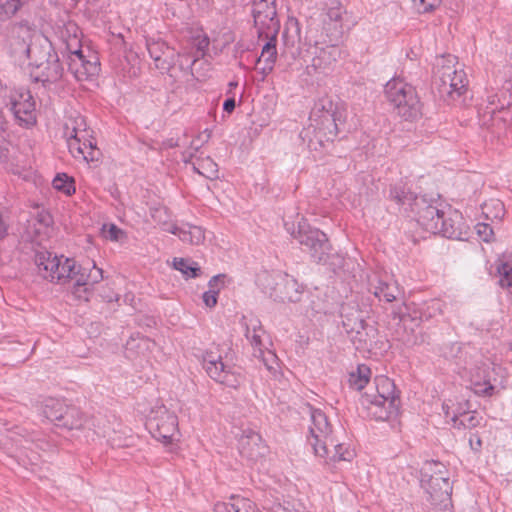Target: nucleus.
Here are the masks:
<instances>
[{
    "mask_svg": "<svg viewBox=\"0 0 512 512\" xmlns=\"http://www.w3.org/2000/svg\"><path fill=\"white\" fill-rule=\"evenodd\" d=\"M14 34L13 52L29 60L37 81L52 83L62 77L63 69L47 37L25 24L16 26Z\"/></svg>",
    "mask_w": 512,
    "mask_h": 512,
    "instance_id": "obj_1",
    "label": "nucleus"
},
{
    "mask_svg": "<svg viewBox=\"0 0 512 512\" xmlns=\"http://www.w3.org/2000/svg\"><path fill=\"white\" fill-rule=\"evenodd\" d=\"M322 13L318 20H312L308 27V39L313 46L342 42L343 19L346 9L340 0H325L319 3Z\"/></svg>",
    "mask_w": 512,
    "mask_h": 512,
    "instance_id": "obj_2",
    "label": "nucleus"
},
{
    "mask_svg": "<svg viewBox=\"0 0 512 512\" xmlns=\"http://www.w3.org/2000/svg\"><path fill=\"white\" fill-rule=\"evenodd\" d=\"M375 392L362 395V404L376 420L387 421L399 414L400 398L394 382L386 376L375 378Z\"/></svg>",
    "mask_w": 512,
    "mask_h": 512,
    "instance_id": "obj_3",
    "label": "nucleus"
},
{
    "mask_svg": "<svg viewBox=\"0 0 512 512\" xmlns=\"http://www.w3.org/2000/svg\"><path fill=\"white\" fill-rule=\"evenodd\" d=\"M421 487L426 500L434 507L447 508L451 504L452 484L446 466L438 461L425 462L421 468Z\"/></svg>",
    "mask_w": 512,
    "mask_h": 512,
    "instance_id": "obj_4",
    "label": "nucleus"
},
{
    "mask_svg": "<svg viewBox=\"0 0 512 512\" xmlns=\"http://www.w3.org/2000/svg\"><path fill=\"white\" fill-rule=\"evenodd\" d=\"M435 76L439 80L441 95L456 100L467 91L468 80L462 65L454 55H443L436 59Z\"/></svg>",
    "mask_w": 512,
    "mask_h": 512,
    "instance_id": "obj_5",
    "label": "nucleus"
},
{
    "mask_svg": "<svg viewBox=\"0 0 512 512\" xmlns=\"http://www.w3.org/2000/svg\"><path fill=\"white\" fill-rule=\"evenodd\" d=\"M385 95L396 114L406 121H415L422 115V107L415 89L401 79H392L385 85Z\"/></svg>",
    "mask_w": 512,
    "mask_h": 512,
    "instance_id": "obj_6",
    "label": "nucleus"
},
{
    "mask_svg": "<svg viewBox=\"0 0 512 512\" xmlns=\"http://www.w3.org/2000/svg\"><path fill=\"white\" fill-rule=\"evenodd\" d=\"M316 129L327 140H332L338 134V126L346 120L345 105L330 97L321 98L314 109Z\"/></svg>",
    "mask_w": 512,
    "mask_h": 512,
    "instance_id": "obj_7",
    "label": "nucleus"
},
{
    "mask_svg": "<svg viewBox=\"0 0 512 512\" xmlns=\"http://www.w3.org/2000/svg\"><path fill=\"white\" fill-rule=\"evenodd\" d=\"M147 427L154 438L163 444H172L179 438L178 417L165 407H159L151 412Z\"/></svg>",
    "mask_w": 512,
    "mask_h": 512,
    "instance_id": "obj_8",
    "label": "nucleus"
},
{
    "mask_svg": "<svg viewBox=\"0 0 512 512\" xmlns=\"http://www.w3.org/2000/svg\"><path fill=\"white\" fill-rule=\"evenodd\" d=\"M309 441L316 455L327 454V445L333 444L332 426L326 414L320 409L311 411Z\"/></svg>",
    "mask_w": 512,
    "mask_h": 512,
    "instance_id": "obj_9",
    "label": "nucleus"
},
{
    "mask_svg": "<svg viewBox=\"0 0 512 512\" xmlns=\"http://www.w3.org/2000/svg\"><path fill=\"white\" fill-rule=\"evenodd\" d=\"M84 50L74 55H68V69L75 79L82 83L93 84L100 72L98 57L91 51Z\"/></svg>",
    "mask_w": 512,
    "mask_h": 512,
    "instance_id": "obj_10",
    "label": "nucleus"
},
{
    "mask_svg": "<svg viewBox=\"0 0 512 512\" xmlns=\"http://www.w3.org/2000/svg\"><path fill=\"white\" fill-rule=\"evenodd\" d=\"M102 279L103 271L96 267L95 264L91 268L82 267L76 264L70 282V290L76 298L88 301L91 296L93 286L99 283Z\"/></svg>",
    "mask_w": 512,
    "mask_h": 512,
    "instance_id": "obj_11",
    "label": "nucleus"
},
{
    "mask_svg": "<svg viewBox=\"0 0 512 512\" xmlns=\"http://www.w3.org/2000/svg\"><path fill=\"white\" fill-rule=\"evenodd\" d=\"M15 118L23 127L30 128L37 122L35 101L27 90L16 91L11 97Z\"/></svg>",
    "mask_w": 512,
    "mask_h": 512,
    "instance_id": "obj_12",
    "label": "nucleus"
},
{
    "mask_svg": "<svg viewBox=\"0 0 512 512\" xmlns=\"http://www.w3.org/2000/svg\"><path fill=\"white\" fill-rule=\"evenodd\" d=\"M417 205L419 207L417 221L425 230L443 236L453 234V231L450 228H445V223L442 222L443 211L436 206L426 204L424 201L417 203Z\"/></svg>",
    "mask_w": 512,
    "mask_h": 512,
    "instance_id": "obj_13",
    "label": "nucleus"
},
{
    "mask_svg": "<svg viewBox=\"0 0 512 512\" xmlns=\"http://www.w3.org/2000/svg\"><path fill=\"white\" fill-rule=\"evenodd\" d=\"M318 49L316 56L312 59L311 65L306 67L308 75L327 73L333 64L340 58L341 50L337 44H319L314 46Z\"/></svg>",
    "mask_w": 512,
    "mask_h": 512,
    "instance_id": "obj_14",
    "label": "nucleus"
},
{
    "mask_svg": "<svg viewBox=\"0 0 512 512\" xmlns=\"http://www.w3.org/2000/svg\"><path fill=\"white\" fill-rule=\"evenodd\" d=\"M245 326H246V338L250 341L251 346L255 349V352H259V356L263 357V362L266 367L271 370L273 366L270 365V362L274 363L276 361V356L272 352L268 351V358L264 357L263 351V338L265 336V331L262 328L260 321L256 318H244Z\"/></svg>",
    "mask_w": 512,
    "mask_h": 512,
    "instance_id": "obj_15",
    "label": "nucleus"
},
{
    "mask_svg": "<svg viewBox=\"0 0 512 512\" xmlns=\"http://www.w3.org/2000/svg\"><path fill=\"white\" fill-rule=\"evenodd\" d=\"M147 49L159 70L169 71L178 64V57L174 49L163 41H147Z\"/></svg>",
    "mask_w": 512,
    "mask_h": 512,
    "instance_id": "obj_16",
    "label": "nucleus"
},
{
    "mask_svg": "<svg viewBox=\"0 0 512 512\" xmlns=\"http://www.w3.org/2000/svg\"><path fill=\"white\" fill-rule=\"evenodd\" d=\"M253 17L256 26L267 27L276 33L278 22L276 20V9L274 0H254Z\"/></svg>",
    "mask_w": 512,
    "mask_h": 512,
    "instance_id": "obj_17",
    "label": "nucleus"
},
{
    "mask_svg": "<svg viewBox=\"0 0 512 512\" xmlns=\"http://www.w3.org/2000/svg\"><path fill=\"white\" fill-rule=\"evenodd\" d=\"M178 66L181 70H190L191 74L198 80L208 76L210 71L209 63L199 56H191L186 49L177 53Z\"/></svg>",
    "mask_w": 512,
    "mask_h": 512,
    "instance_id": "obj_18",
    "label": "nucleus"
},
{
    "mask_svg": "<svg viewBox=\"0 0 512 512\" xmlns=\"http://www.w3.org/2000/svg\"><path fill=\"white\" fill-rule=\"evenodd\" d=\"M239 444L241 453L253 460L261 457L265 450L261 436L252 430L243 431Z\"/></svg>",
    "mask_w": 512,
    "mask_h": 512,
    "instance_id": "obj_19",
    "label": "nucleus"
},
{
    "mask_svg": "<svg viewBox=\"0 0 512 512\" xmlns=\"http://www.w3.org/2000/svg\"><path fill=\"white\" fill-rule=\"evenodd\" d=\"M60 38L66 46L68 55L80 53L82 49V32L74 22H68L60 30Z\"/></svg>",
    "mask_w": 512,
    "mask_h": 512,
    "instance_id": "obj_20",
    "label": "nucleus"
},
{
    "mask_svg": "<svg viewBox=\"0 0 512 512\" xmlns=\"http://www.w3.org/2000/svg\"><path fill=\"white\" fill-rule=\"evenodd\" d=\"M207 374L216 382L230 388H237L240 385V377L231 367L225 365L220 361L214 366H209L205 369Z\"/></svg>",
    "mask_w": 512,
    "mask_h": 512,
    "instance_id": "obj_21",
    "label": "nucleus"
},
{
    "mask_svg": "<svg viewBox=\"0 0 512 512\" xmlns=\"http://www.w3.org/2000/svg\"><path fill=\"white\" fill-rule=\"evenodd\" d=\"M300 243L309 247L313 251V255L319 260L322 259L323 254L329 250V243L326 235L318 230H309L301 236Z\"/></svg>",
    "mask_w": 512,
    "mask_h": 512,
    "instance_id": "obj_22",
    "label": "nucleus"
},
{
    "mask_svg": "<svg viewBox=\"0 0 512 512\" xmlns=\"http://www.w3.org/2000/svg\"><path fill=\"white\" fill-rule=\"evenodd\" d=\"M301 293L302 286L295 279L286 276L276 284L273 296L281 301L296 302Z\"/></svg>",
    "mask_w": 512,
    "mask_h": 512,
    "instance_id": "obj_23",
    "label": "nucleus"
},
{
    "mask_svg": "<svg viewBox=\"0 0 512 512\" xmlns=\"http://www.w3.org/2000/svg\"><path fill=\"white\" fill-rule=\"evenodd\" d=\"M276 58V38L273 32V35L263 46L261 55L257 59V67L263 75H267L272 71Z\"/></svg>",
    "mask_w": 512,
    "mask_h": 512,
    "instance_id": "obj_24",
    "label": "nucleus"
},
{
    "mask_svg": "<svg viewBox=\"0 0 512 512\" xmlns=\"http://www.w3.org/2000/svg\"><path fill=\"white\" fill-rule=\"evenodd\" d=\"M86 416L87 414L79 408L67 406L58 426L68 430H83L84 426H86Z\"/></svg>",
    "mask_w": 512,
    "mask_h": 512,
    "instance_id": "obj_25",
    "label": "nucleus"
},
{
    "mask_svg": "<svg viewBox=\"0 0 512 512\" xmlns=\"http://www.w3.org/2000/svg\"><path fill=\"white\" fill-rule=\"evenodd\" d=\"M156 348L154 340L145 336H132L126 343V350L130 356L146 357Z\"/></svg>",
    "mask_w": 512,
    "mask_h": 512,
    "instance_id": "obj_26",
    "label": "nucleus"
},
{
    "mask_svg": "<svg viewBox=\"0 0 512 512\" xmlns=\"http://www.w3.org/2000/svg\"><path fill=\"white\" fill-rule=\"evenodd\" d=\"M55 273L50 274V281L60 284H70L76 262L70 258L61 256L57 262Z\"/></svg>",
    "mask_w": 512,
    "mask_h": 512,
    "instance_id": "obj_27",
    "label": "nucleus"
},
{
    "mask_svg": "<svg viewBox=\"0 0 512 512\" xmlns=\"http://www.w3.org/2000/svg\"><path fill=\"white\" fill-rule=\"evenodd\" d=\"M321 458L326 459L329 462H339V461H352L355 457L354 450L349 447H345L341 443H337V441L333 438V444L327 445V454L318 455Z\"/></svg>",
    "mask_w": 512,
    "mask_h": 512,
    "instance_id": "obj_28",
    "label": "nucleus"
},
{
    "mask_svg": "<svg viewBox=\"0 0 512 512\" xmlns=\"http://www.w3.org/2000/svg\"><path fill=\"white\" fill-rule=\"evenodd\" d=\"M60 257L52 255L48 251H39L35 255V264L38 273L45 279L50 281V274L55 273L54 269L57 268V262Z\"/></svg>",
    "mask_w": 512,
    "mask_h": 512,
    "instance_id": "obj_29",
    "label": "nucleus"
},
{
    "mask_svg": "<svg viewBox=\"0 0 512 512\" xmlns=\"http://www.w3.org/2000/svg\"><path fill=\"white\" fill-rule=\"evenodd\" d=\"M86 423L83 428L84 431H91L95 435L100 437H106L110 434V430L116 424L115 421H111L110 419L103 416H86Z\"/></svg>",
    "mask_w": 512,
    "mask_h": 512,
    "instance_id": "obj_30",
    "label": "nucleus"
},
{
    "mask_svg": "<svg viewBox=\"0 0 512 512\" xmlns=\"http://www.w3.org/2000/svg\"><path fill=\"white\" fill-rule=\"evenodd\" d=\"M376 334L377 330L366 324L362 326V329H357L349 335L357 349L366 350L372 347Z\"/></svg>",
    "mask_w": 512,
    "mask_h": 512,
    "instance_id": "obj_31",
    "label": "nucleus"
},
{
    "mask_svg": "<svg viewBox=\"0 0 512 512\" xmlns=\"http://www.w3.org/2000/svg\"><path fill=\"white\" fill-rule=\"evenodd\" d=\"M65 136L70 139L76 137L87 139L89 137V132L87 130L85 118L81 115L71 118L65 124Z\"/></svg>",
    "mask_w": 512,
    "mask_h": 512,
    "instance_id": "obj_32",
    "label": "nucleus"
},
{
    "mask_svg": "<svg viewBox=\"0 0 512 512\" xmlns=\"http://www.w3.org/2000/svg\"><path fill=\"white\" fill-rule=\"evenodd\" d=\"M52 224V217L47 211L38 212L36 218L34 219L32 225L34 227V234H31L28 231L27 239L34 241L38 237L48 235L49 227Z\"/></svg>",
    "mask_w": 512,
    "mask_h": 512,
    "instance_id": "obj_33",
    "label": "nucleus"
},
{
    "mask_svg": "<svg viewBox=\"0 0 512 512\" xmlns=\"http://www.w3.org/2000/svg\"><path fill=\"white\" fill-rule=\"evenodd\" d=\"M371 378V370L365 364H360L357 368L350 372L349 375V384L350 387L361 390L363 389Z\"/></svg>",
    "mask_w": 512,
    "mask_h": 512,
    "instance_id": "obj_34",
    "label": "nucleus"
},
{
    "mask_svg": "<svg viewBox=\"0 0 512 512\" xmlns=\"http://www.w3.org/2000/svg\"><path fill=\"white\" fill-rule=\"evenodd\" d=\"M67 405L56 399H47L43 404V414L58 426Z\"/></svg>",
    "mask_w": 512,
    "mask_h": 512,
    "instance_id": "obj_35",
    "label": "nucleus"
},
{
    "mask_svg": "<svg viewBox=\"0 0 512 512\" xmlns=\"http://www.w3.org/2000/svg\"><path fill=\"white\" fill-rule=\"evenodd\" d=\"M205 239L204 231L199 226L185 224L180 230V240L191 245H199Z\"/></svg>",
    "mask_w": 512,
    "mask_h": 512,
    "instance_id": "obj_36",
    "label": "nucleus"
},
{
    "mask_svg": "<svg viewBox=\"0 0 512 512\" xmlns=\"http://www.w3.org/2000/svg\"><path fill=\"white\" fill-rule=\"evenodd\" d=\"M496 270L499 285L512 293V263L501 258L497 262Z\"/></svg>",
    "mask_w": 512,
    "mask_h": 512,
    "instance_id": "obj_37",
    "label": "nucleus"
},
{
    "mask_svg": "<svg viewBox=\"0 0 512 512\" xmlns=\"http://www.w3.org/2000/svg\"><path fill=\"white\" fill-rule=\"evenodd\" d=\"M173 267L180 271L186 279L196 278L201 273V269L196 262H190L184 258H174Z\"/></svg>",
    "mask_w": 512,
    "mask_h": 512,
    "instance_id": "obj_38",
    "label": "nucleus"
},
{
    "mask_svg": "<svg viewBox=\"0 0 512 512\" xmlns=\"http://www.w3.org/2000/svg\"><path fill=\"white\" fill-rule=\"evenodd\" d=\"M343 325L348 334L352 333L357 329H362V326L366 325L362 312L357 309H351L350 312H346L343 316Z\"/></svg>",
    "mask_w": 512,
    "mask_h": 512,
    "instance_id": "obj_39",
    "label": "nucleus"
},
{
    "mask_svg": "<svg viewBox=\"0 0 512 512\" xmlns=\"http://www.w3.org/2000/svg\"><path fill=\"white\" fill-rule=\"evenodd\" d=\"M442 222L445 223V228H450L453 231L451 236H446L447 238H458L461 236L463 219L457 211L450 212L448 217H445L444 213Z\"/></svg>",
    "mask_w": 512,
    "mask_h": 512,
    "instance_id": "obj_40",
    "label": "nucleus"
},
{
    "mask_svg": "<svg viewBox=\"0 0 512 512\" xmlns=\"http://www.w3.org/2000/svg\"><path fill=\"white\" fill-rule=\"evenodd\" d=\"M119 425L116 423L105 438L112 447L123 448L130 446L131 437L123 431L117 429Z\"/></svg>",
    "mask_w": 512,
    "mask_h": 512,
    "instance_id": "obj_41",
    "label": "nucleus"
},
{
    "mask_svg": "<svg viewBox=\"0 0 512 512\" xmlns=\"http://www.w3.org/2000/svg\"><path fill=\"white\" fill-rule=\"evenodd\" d=\"M195 169L208 179H214L218 174L217 164L209 157L199 160Z\"/></svg>",
    "mask_w": 512,
    "mask_h": 512,
    "instance_id": "obj_42",
    "label": "nucleus"
},
{
    "mask_svg": "<svg viewBox=\"0 0 512 512\" xmlns=\"http://www.w3.org/2000/svg\"><path fill=\"white\" fill-rule=\"evenodd\" d=\"M231 500L233 512H260L256 504L250 499L232 496Z\"/></svg>",
    "mask_w": 512,
    "mask_h": 512,
    "instance_id": "obj_43",
    "label": "nucleus"
},
{
    "mask_svg": "<svg viewBox=\"0 0 512 512\" xmlns=\"http://www.w3.org/2000/svg\"><path fill=\"white\" fill-rule=\"evenodd\" d=\"M508 114V111L501 107V109L496 110V108H487L484 112V124L485 125H499L500 122L505 120V116Z\"/></svg>",
    "mask_w": 512,
    "mask_h": 512,
    "instance_id": "obj_44",
    "label": "nucleus"
},
{
    "mask_svg": "<svg viewBox=\"0 0 512 512\" xmlns=\"http://www.w3.org/2000/svg\"><path fill=\"white\" fill-rule=\"evenodd\" d=\"M234 40L233 34L230 30L224 28L217 34L214 33L212 37L213 48L221 51Z\"/></svg>",
    "mask_w": 512,
    "mask_h": 512,
    "instance_id": "obj_45",
    "label": "nucleus"
},
{
    "mask_svg": "<svg viewBox=\"0 0 512 512\" xmlns=\"http://www.w3.org/2000/svg\"><path fill=\"white\" fill-rule=\"evenodd\" d=\"M53 187L66 195H71L75 192L73 179H70L66 174L57 175L53 180Z\"/></svg>",
    "mask_w": 512,
    "mask_h": 512,
    "instance_id": "obj_46",
    "label": "nucleus"
},
{
    "mask_svg": "<svg viewBox=\"0 0 512 512\" xmlns=\"http://www.w3.org/2000/svg\"><path fill=\"white\" fill-rule=\"evenodd\" d=\"M482 210L487 218L497 219L501 218L504 207L502 202L499 200H490L489 202L484 203Z\"/></svg>",
    "mask_w": 512,
    "mask_h": 512,
    "instance_id": "obj_47",
    "label": "nucleus"
},
{
    "mask_svg": "<svg viewBox=\"0 0 512 512\" xmlns=\"http://www.w3.org/2000/svg\"><path fill=\"white\" fill-rule=\"evenodd\" d=\"M68 147L71 153L76 155H81L85 159H87V155L85 154V149L88 147L87 142L88 139L76 137V138H67Z\"/></svg>",
    "mask_w": 512,
    "mask_h": 512,
    "instance_id": "obj_48",
    "label": "nucleus"
},
{
    "mask_svg": "<svg viewBox=\"0 0 512 512\" xmlns=\"http://www.w3.org/2000/svg\"><path fill=\"white\" fill-rule=\"evenodd\" d=\"M19 0H0V19L13 16L19 9Z\"/></svg>",
    "mask_w": 512,
    "mask_h": 512,
    "instance_id": "obj_49",
    "label": "nucleus"
},
{
    "mask_svg": "<svg viewBox=\"0 0 512 512\" xmlns=\"http://www.w3.org/2000/svg\"><path fill=\"white\" fill-rule=\"evenodd\" d=\"M210 43V39L208 36L201 34L197 35L192 42V49H196V52L194 54H191V56H199L204 57L205 50L208 48Z\"/></svg>",
    "mask_w": 512,
    "mask_h": 512,
    "instance_id": "obj_50",
    "label": "nucleus"
},
{
    "mask_svg": "<svg viewBox=\"0 0 512 512\" xmlns=\"http://www.w3.org/2000/svg\"><path fill=\"white\" fill-rule=\"evenodd\" d=\"M459 420L460 424L465 428H474L479 425L481 418L475 412H466L461 414L454 421Z\"/></svg>",
    "mask_w": 512,
    "mask_h": 512,
    "instance_id": "obj_51",
    "label": "nucleus"
},
{
    "mask_svg": "<svg viewBox=\"0 0 512 512\" xmlns=\"http://www.w3.org/2000/svg\"><path fill=\"white\" fill-rule=\"evenodd\" d=\"M104 236L111 241H119L124 237V232L114 224L103 226Z\"/></svg>",
    "mask_w": 512,
    "mask_h": 512,
    "instance_id": "obj_52",
    "label": "nucleus"
},
{
    "mask_svg": "<svg viewBox=\"0 0 512 512\" xmlns=\"http://www.w3.org/2000/svg\"><path fill=\"white\" fill-rule=\"evenodd\" d=\"M417 9L422 13H428L437 8L441 0H414Z\"/></svg>",
    "mask_w": 512,
    "mask_h": 512,
    "instance_id": "obj_53",
    "label": "nucleus"
},
{
    "mask_svg": "<svg viewBox=\"0 0 512 512\" xmlns=\"http://www.w3.org/2000/svg\"><path fill=\"white\" fill-rule=\"evenodd\" d=\"M375 296L378 298H383L387 302H392L396 299V296L393 291H391L390 287L387 284H383L379 286L375 291Z\"/></svg>",
    "mask_w": 512,
    "mask_h": 512,
    "instance_id": "obj_54",
    "label": "nucleus"
},
{
    "mask_svg": "<svg viewBox=\"0 0 512 512\" xmlns=\"http://www.w3.org/2000/svg\"><path fill=\"white\" fill-rule=\"evenodd\" d=\"M220 361H222L221 356L218 355L217 352L212 351V350L206 351L204 356H203V362H204L205 369H207V367H209V366L216 365Z\"/></svg>",
    "mask_w": 512,
    "mask_h": 512,
    "instance_id": "obj_55",
    "label": "nucleus"
},
{
    "mask_svg": "<svg viewBox=\"0 0 512 512\" xmlns=\"http://www.w3.org/2000/svg\"><path fill=\"white\" fill-rule=\"evenodd\" d=\"M477 233L486 242L490 240L493 235V231L488 224L480 223L476 226Z\"/></svg>",
    "mask_w": 512,
    "mask_h": 512,
    "instance_id": "obj_56",
    "label": "nucleus"
},
{
    "mask_svg": "<svg viewBox=\"0 0 512 512\" xmlns=\"http://www.w3.org/2000/svg\"><path fill=\"white\" fill-rule=\"evenodd\" d=\"M475 386V392L481 395H492V392L494 390L493 385H491L489 382H484L483 384H480L478 382L474 383Z\"/></svg>",
    "mask_w": 512,
    "mask_h": 512,
    "instance_id": "obj_57",
    "label": "nucleus"
},
{
    "mask_svg": "<svg viewBox=\"0 0 512 512\" xmlns=\"http://www.w3.org/2000/svg\"><path fill=\"white\" fill-rule=\"evenodd\" d=\"M224 275H216L209 281V290H216L218 294L219 291L224 287Z\"/></svg>",
    "mask_w": 512,
    "mask_h": 512,
    "instance_id": "obj_58",
    "label": "nucleus"
},
{
    "mask_svg": "<svg viewBox=\"0 0 512 512\" xmlns=\"http://www.w3.org/2000/svg\"><path fill=\"white\" fill-rule=\"evenodd\" d=\"M216 290H208L203 294V302L207 307H214L217 304Z\"/></svg>",
    "mask_w": 512,
    "mask_h": 512,
    "instance_id": "obj_59",
    "label": "nucleus"
},
{
    "mask_svg": "<svg viewBox=\"0 0 512 512\" xmlns=\"http://www.w3.org/2000/svg\"><path fill=\"white\" fill-rule=\"evenodd\" d=\"M140 73V69L139 67H137L136 65H131V67H129V69H125L123 68V77L124 78H136Z\"/></svg>",
    "mask_w": 512,
    "mask_h": 512,
    "instance_id": "obj_60",
    "label": "nucleus"
},
{
    "mask_svg": "<svg viewBox=\"0 0 512 512\" xmlns=\"http://www.w3.org/2000/svg\"><path fill=\"white\" fill-rule=\"evenodd\" d=\"M213 511L214 512H233V509L231 508V503L217 502L214 505Z\"/></svg>",
    "mask_w": 512,
    "mask_h": 512,
    "instance_id": "obj_61",
    "label": "nucleus"
},
{
    "mask_svg": "<svg viewBox=\"0 0 512 512\" xmlns=\"http://www.w3.org/2000/svg\"><path fill=\"white\" fill-rule=\"evenodd\" d=\"M234 108H235V100L233 98H229L224 102L223 109L226 112L231 113L234 110Z\"/></svg>",
    "mask_w": 512,
    "mask_h": 512,
    "instance_id": "obj_62",
    "label": "nucleus"
},
{
    "mask_svg": "<svg viewBox=\"0 0 512 512\" xmlns=\"http://www.w3.org/2000/svg\"><path fill=\"white\" fill-rule=\"evenodd\" d=\"M180 230H182V226L179 227L175 224H171L169 228H167V231L171 234L177 235L180 238Z\"/></svg>",
    "mask_w": 512,
    "mask_h": 512,
    "instance_id": "obj_63",
    "label": "nucleus"
},
{
    "mask_svg": "<svg viewBox=\"0 0 512 512\" xmlns=\"http://www.w3.org/2000/svg\"><path fill=\"white\" fill-rule=\"evenodd\" d=\"M470 445L471 447L474 449V450H478L481 446V440L479 438L476 439V442H475V445L472 441V439L470 440Z\"/></svg>",
    "mask_w": 512,
    "mask_h": 512,
    "instance_id": "obj_64",
    "label": "nucleus"
}]
</instances>
